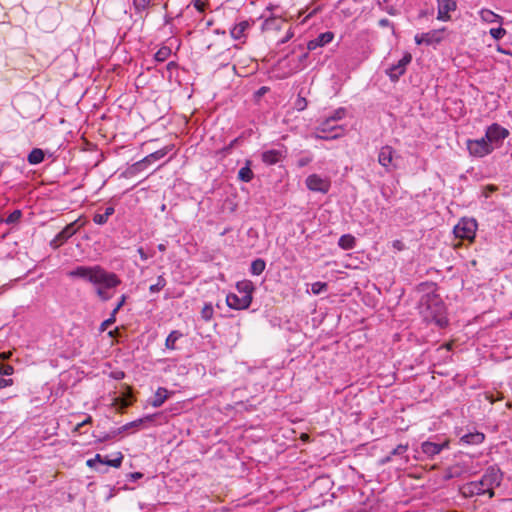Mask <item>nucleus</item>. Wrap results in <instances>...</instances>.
<instances>
[{
	"instance_id": "f257e3e1",
	"label": "nucleus",
	"mask_w": 512,
	"mask_h": 512,
	"mask_svg": "<svg viewBox=\"0 0 512 512\" xmlns=\"http://www.w3.org/2000/svg\"><path fill=\"white\" fill-rule=\"evenodd\" d=\"M67 275L71 278H79L91 283L95 293L101 301H108L113 297L111 290L121 284L120 278L113 272L105 270L100 265L77 266L69 271Z\"/></svg>"
},
{
	"instance_id": "f03ea898",
	"label": "nucleus",
	"mask_w": 512,
	"mask_h": 512,
	"mask_svg": "<svg viewBox=\"0 0 512 512\" xmlns=\"http://www.w3.org/2000/svg\"><path fill=\"white\" fill-rule=\"evenodd\" d=\"M502 476V472L498 467L490 466L486 469L480 480L458 486V490L464 497L487 494L489 498H492L495 495L494 488L499 487L502 482Z\"/></svg>"
},
{
	"instance_id": "7ed1b4c3",
	"label": "nucleus",
	"mask_w": 512,
	"mask_h": 512,
	"mask_svg": "<svg viewBox=\"0 0 512 512\" xmlns=\"http://www.w3.org/2000/svg\"><path fill=\"white\" fill-rule=\"evenodd\" d=\"M255 287L250 280L237 282L236 290L238 294L230 293L226 297L227 305L235 310L247 309L252 302V293Z\"/></svg>"
},
{
	"instance_id": "20e7f679",
	"label": "nucleus",
	"mask_w": 512,
	"mask_h": 512,
	"mask_svg": "<svg viewBox=\"0 0 512 512\" xmlns=\"http://www.w3.org/2000/svg\"><path fill=\"white\" fill-rule=\"evenodd\" d=\"M477 229V223L474 219H462L457 225L453 228V236L455 240H458L457 243H452L454 247H457L460 244V240H472L475 235V231Z\"/></svg>"
},
{
	"instance_id": "39448f33",
	"label": "nucleus",
	"mask_w": 512,
	"mask_h": 512,
	"mask_svg": "<svg viewBox=\"0 0 512 512\" xmlns=\"http://www.w3.org/2000/svg\"><path fill=\"white\" fill-rule=\"evenodd\" d=\"M447 36L446 29H436L426 33L416 34L414 40L418 45H427L436 47L441 43Z\"/></svg>"
},
{
	"instance_id": "423d86ee",
	"label": "nucleus",
	"mask_w": 512,
	"mask_h": 512,
	"mask_svg": "<svg viewBox=\"0 0 512 512\" xmlns=\"http://www.w3.org/2000/svg\"><path fill=\"white\" fill-rule=\"evenodd\" d=\"M509 136V131L497 123L488 126L485 132V138L489 144H492L493 150L499 147Z\"/></svg>"
},
{
	"instance_id": "0eeeda50",
	"label": "nucleus",
	"mask_w": 512,
	"mask_h": 512,
	"mask_svg": "<svg viewBox=\"0 0 512 512\" xmlns=\"http://www.w3.org/2000/svg\"><path fill=\"white\" fill-rule=\"evenodd\" d=\"M321 134H317L316 138L319 139H335L343 135L344 129L342 126L334 125L331 119H325L317 128Z\"/></svg>"
},
{
	"instance_id": "6e6552de",
	"label": "nucleus",
	"mask_w": 512,
	"mask_h": 512,
	"mask_svg": "<svg viewBox=\"0 0 512 512\" xmlns=\"http://www.w3.org/2000/svg\"><path fill=\"white\" fill-rule=\"evenodd\" d=\"M82 224H78V220L66 225L50 242V246L54 249L62 246L68 239L77 233Z\"/></svg>"
},
{
	"instance_id": "1a4fd4ad",
	"label": "nucleus",
	"mask_w": 512,
	"mask_h": 512,
	"mask_svg": "<svg viewBox=\"0 0 512 512\" xmlns=\"http://www.w3.org/2000/svg\"><path fill=\"white\" fill-rule=\"evenodd\" d=\"M467 149L472 156L484 157L493 151L492 144L485 137L476 140H467Z\"/></svg>"
},
{
	"instance_id": "9d476101",
	"label": "nucleus",
	"mask_w": 512,
	"mask_h": 512,
	"mask_svg": "<svg viewBox=\"0 0 512 512\" xmlns=\"http://www.w3.org/2000/svg\"><path fill=\"white\" fill-rule=\"evenodd\" d=\"M412 56L410 53H405L403 57L397 62V64L392 65L386 70L387 75L390 77L392 81H397L400 76H402L405 71L407 65L411 62Z\"/></svg>"
},
{
	"instance_id": "9b49d317",
	"label": "nucleus",
	"mask_w": 512,
	"mask_h": 512,
	"mask_svg": "<svg viewBox=\"0 0 512 512\" xmlns=\"http://www.w3.org/2000/svg\"><path fill=\"white\" fill-rule=\"evenodd\" d=\"M306 186L311 191L327 193L330 189V181L317 174H312L307 177Z\"/></svg>"
},
{
	"instance_id": "f8f14e48",
	"label": "nucleus",
	"mask_w": 512,
	"mask_h": 512,
	"mask_svg": "<svg viewBox=\"0 0 512 512\" xmlns=\"http://www.w3.org/2000/svg\"><path fill=\"white\" fill-rule=\"evenodd\" d=\"M395 150L391 146H383L378 154L379 164L385 168L387 172H391L396 168L394 164Z\"/></svg>"
},
{
	"instance_id": "ddd939ff",
	"label": "nucleus",
	"mask_w": 512,
	"mask_h": 512,
	"mask_svg": "<svg viewBox=\"0 0 512 512\" xmlns=\"http://www.w3.org/2000/svg\"><path fill=\"white\" fill-rule=\"evenodd\" d=\"M334 39V33L327 31L318 35L315 39L310 40L307 43V49L313 51L318 47H323L329 44Z\"/></svg>"
},
{
	"instance_id": "4468645a",
	"label": "nucleus",
	"mask_w": 512,
	"mask_h": 512,
	"mask_svg": "<svg viewBox=\"0 0 512 512\" xmlns=\"http://www.w3.org/2000/svg\"><path fill=\"white\" fill-rule=\"evenodd\" d=\"M153 418L154 416L152 415H148V416H145L143 418H140V419H137V420H134L132 422H129L125 425H123L122 427L118 428V429H115L113 430V433L114 434H121L123 432H126L128 431L129 429H139L141 428L145 423H150L153 421Z\"/></svg>"
},
{
	"instance_id": "2eb2a0df",
	"label": "nucleus",
	"mask_w": 512,
	"mask_h": 512,
	"mask_svg": "<svg viewBox=\"0 0 512 512\" xmlns=\"http://www.w3.org/2000/svg\"><path fill=\"white\" fill-rule=\"evenodd\" d=\"M457 436H459L460 442L463 444L469 445H477L484 441V434L481 432H469L463 435H460L459 432L456 431Z\"/></svg>"
},
{
	"instance_id": "dca6fc26",
	"label": "nucleus",
	"mask_w": 512,
	"mask_h": 512,
	"mask_svg": "<svg viewBox=\"0 0 512 512\" xmlns=\"http://www.w3.org/2000/svg\"><path fill=\"white\" fill-rule=\"evenodd\" d=\"M283 157L281 150H267L262 153V161L267 165H273L278 163Z\"/></svg>"
},
{
	"instance_id": "f3484780",
	"label": "nucleus",
	"mask_w": 512,
	"mask_h": 512,
	"mask_svg": "<svg viewBox=\"0 0 512 512\" xmlns=\"http://www.w3.org/2000/svg\"><path fill=\"white\" fill-rule=\"evenodd\" d=\"M167 397H168V390L166 388L159 387L157 389V391L155 392L153 398L151 399L150 404L153 407L158 408V407L162 406V404L165 402Z\"/></svg>"
},
{
	"instance_id": "a211bd4d",
	"label": "nucleus",
	"mask_w": 512,
	"mask_h": 512,
	"mask_svg": "<svg viewBox=\"0 0 512 512\" xmlns=\"http://www.w3.org/2000/svg\"><path fill=\"white\" fill-rule=\"evenodd\" d=\"M250 27V24L247 21H242L236 24L230 31L232 38L235 40H240L245 37L246 30Z\"/></svg>"
},
{
	"instance_id": "6ab92c4d",
	"label": "nucleus",
	"mask_w": 512,
	"mask_h": 512,
	"mask_svg": "<svg viewBox=\"0 0 512 512\" xmlns=\"http://www.w3.org/2000/svg\"><path fill=\"white\" fill-rule=\"evenodd\" d=\"M447 441H445L442 445L432 443V442H424L422 444V451L429 456H434L438 454L441 449L447 445Z\"/></svg>"
},
{
	"instance_id": "aec40b11",
	"label": "nucleus",
	"mask_w": 512,
	"mask_h": 512,
	"mask_svg": "<svg viewBox=\"0 0 512 512\" xmlns=\"http://www.w3.org/2000/svg\"><path fill=\"white\" fill-rule=\"evenodd\" d=\"M480 18L482 21L487 23H493V22H503V17L494 13L493 11L489 9H482L480 12Z\"/></svg>"
},
{
	"instance_id": "412c9836",
	"label": "nucleus",
	"mask_w": 512,
	"mask_h": 512,
	"mask_svg": "<svg viewBox=\"0 0 512 512\" xmlns=\"http://www.w3.org/2000/svg\"><path fill=\"white\" fill-rule=\"evenodd\" d=\"M250 166H251V161L247 160L246 161V165L244 167H242L238 171V179L240 181H242V182H250L253 179L254 173L251 170Z\"/></svg>"
},
{
	"instance_id": "4be33fe9",
	"label": "nucleus",
	"mask_w": 512,
	"mask_h": 512,
	"mask_svg": "<svg viewBox=\"0 0 512 512\" xmlns=\"http://www.w3.org/2000/svg\"><path fill=\"white\" fill-rule=\"evenodd\" d=\"M114 211L115 210L112 206L106 207L104 213H97L94 215L93 221L98 225H103L108 221L109 217L113 215Z\"/></svg>"
},
{
	"instance_id": "5701e85b",
	"label": "nucleus",
	"mask_w": 512,
	"mask_h": 512,
	"mask_svg": "<svg viewBox=\"0 0 512 512\" xmlns=\"http://www.w3.org/2000/svg\"><path fill=\"white\" fill-rule=\"evenodd\" d=\"M27 160L31 165H37L44 160V152L42 149L34 148L28 155Z\"/></svg>"
},
{
	"instance_id": "b1692460",
	"label": "nucleus",
	"mask_w": 512,
	"mask_h": 512,
	"mask_svg": "<svg viewBox=\"0 0 512 512\" xmlns=\"http://www.w3.org/2000/svg\"><path fill=\"white\" fill-rule=\"evenodd\" d=\"M355 242L354 236L345 234L339 238L338 245L344 250H350L354 248Z\"/></svg>"
},
{
	"instance_id": "393cba45",
	"label": "nucleus",
	"mask_w": 512,
	"mask_h": 512,
	"mask_svg": "<svg viewBox=\"0 0 512 512\" xmlns=\"http://www.w3.org/2000/svg\"><path fill=\"white\" fill-rule=\"evenodd\" d=\"M168 153V150L166 148L164 149H160L158 151H155L151 154H149L148 156H146L142 161L141 163L142 164H145V163H152L154 161H157L161 158H163L166 154Z\"/></svg>"
},
{
	"instance_id": "a878e982",
	"label": "nucleus",
	"mask_w": 512,
	"mask_h": 512,
	"mask_svg": "<svg viewBox=\"0 0 512 512\" xmlns=\"http://www.w3.org/2000/svg\"><path fill=\"white\" fill-rule=\"evenodd\" d=\"M438 2V16L437 19L446 21L448 20V0H437Z\"/></svg>"
},
{
	"instance_id": "bb28decb",
	"label": "nucleus",
	"mask_w": 512,
	"mask_h": 512,
	"mask_svg": "<svg viewBox=\"0 0 512 512\" xmlns=\"http://www.w3.org/2000/svg\"><path fill=\"white\" fill-rule=\"evenodd\" d=\"M266 267V263L263 259H256L251 263L250 272L253 275H260Z\"/></svg>"
},
{
	"instance_id": "cd10ccee",
	"label": "nucleus",
	"mask_w": 512,
	"mask_h": 512,
	"mask_svg": "<svg viewBox=\"0 0 512 512\" xmlns=\"http://www.w3.org/2000/svg\"><path fill=\"white\" fill-rule=\"evenodd\" d=\"M182 336V334L179 331H172L165 341V346L167 349L174 350L176 349L175 343L176 341Z\"/></svg>"
},
{
	"instance_id": "c85d7f7f",
	"label": "nucleus",
	"mask_w": 512,
	"mask_h": 512,
	"mask_svg": "<svg viewBox=\"0 0 512 512\" xmlns=\"http://www.w3.org/2000/svg\"><path fill=\"white\" fill-rule=\"evenodd\" d=\"M170 55L171 49L167 46H163L155 53L154 58L158 62H164L169 58Z\"/></svg>"
},
{
	"instance_id": "c756f323",
	"label": "nucleus",
	"mask_w": 512,
	"mask_h": 512,
	"mask_svg": "<svg viewBox=\"0 0 512 512\" xmlns=\"http://www.w3.org/2000/svg\"><path fill=\"white\" fill-rule=\"evenodd\" d=\"M213 314H214V309H213L212 304H210V303L205 304L201 310L202 319H204L205 321H210L213 317Z\"/></svg>"
},
{
	"instance_id": "7c9ffc66",
	"label": "nucleus",
	"mask_w": 512,
	"mask_h": 512,
	"mask_svg": "<svg viewBox=\"0 0 512 512\" xmlns=\"http://www.w3.org/2000/svg\"><path fill=\"white\" fill-rule=\"evenodd\" d=\"M166 286V280L163 276L157 278V282L149 287L151 293H157Z\"/></svg>"
},
{
	"instance_id": "2f4dec72",
	"label": "nucleus",
	"mask_w": 512,
	"mask_h": 512,
	"mask_svg": "<svg viewBox=\"0 0 512 512\" xmlns=\"http://www.w3.org/2000/svg\"><path fill=\"white\" fill-rule=\"evenodd\" d=\"M327 288H328L327 283L318 281L311 285V292L315 295H318V294L326 291Z\"/></svg>"
},
{
	"instance_id": "473e14b6",
	"label": "nucleus",
	"mask_w": 512,
	"mask_h": 512,
	"mask_svg": "<svg viewBox=\"0 0 512 512\" xmlns=\"http://www.w3.org/2000/svg\"><path fill=\"white\" fill-rule=\"evenodd\" d=\"M22 216V212L20 210H14L12 213H10L7 218L5 219V222L7 224H15L17 223Z\"/></svg>"
},
{
	"instance_id": "72a5a7b5",
	"label": "nucleus",
	"mask_w": 512,
	"mask_h": 512,
	"mask_svg": "<svg viewBox=\"0 0 512 512\" xmlns=\"http://www.w3.org/2000/svg\"><path fill=\"white\" fill-rule=\"evenodd\" d=\"M489 33L495 40H500L505 36L506 30L502 27L492 28Z\"/></svg>"
},
{
	"instance_id": "f704fd0d",
	"label": "nucleus",
	"mask_w": 512,
	"mask_h": 512,
	"mask_svg": "<svg viewBox=\"0 0 512 512\" xmlns=\"http://www.w3.org/2000/svg\"><path fill=\"white\" fill-rule=\"evenodd\" d=\"M122 460H123V455L121 453H118V457L115 459L110 460V459L105 458L104 464L118 468L121 466Z\"/></svg>"
},
{
	"instance_id": "c9c22d12",
	"label": "nucleus",
	"mask_w": 512,
	"mask_h": 512,
	"mask_svg": "<svg viewBox=\"0 0 512 512\" xmlns=\"http://www.w3.org/2000/svg\"><path fill=\"white\" fill-rule=\"evenodd\" d=\"M345 114H346V110L344 108H339L336 111H334L333 115H331L330 117H327V119H331V122L333 123L335 121L343 119Z\"/></svg>"
},
{
	"instance_id": "e433bc0d",
	"label": "nucleus",
	"mask_w": 512,
	"mask_h": 512,
	"mask_svg": "<svg viewBox=\"0 0 512 512\" xmlns=\"http://www.w3.org/2000/svg\"><path fill=\"white\" fill-rule=\"evenodd\" d=\"M150 3V0H133V5L137 11L145 10Z\"/></svg>"
},
{
	"instance_id": "4c0bfd02",
	"label": "nucleus",
	"mask_w": 512,
	"mask_h": 512,
	"mask_svg": "<svg viewBox=\"0 0 512 512\" xmlns=\"http://www.w3.org/2000/svg\"><path fill=\"white\" fill-rule=\"evenodd\" d=\"M13 372H14L13 366H11L9 364H0V374L1 375L9 376V375H12Z\"/></svg>"
},
{
	"instance_id": "58836bf2",
	"label": "nucleus",
	"mask_w": 512,
	"mask_h": 512,
	"mask_svg": "<svg viewBox=\"0 0 512 512\" xmlns=\"http://www.w3.org/2000/svg\"><path fill=\"white\" fill-rule=\"evenodd\" d=\"M115 322V315H113V312L111 313L110 318L106 319L101 323V331H105L110 325H112Z\"/></svg>"
},
{
	"instance_id": "ea45409f",
	"label": "nucleus",
	"mask_w": 512,
	"mask_h": 512,
	"mask_svg": "<svg viewBox=\"0 0 512 512\" xmlns=\"http://www.w3.org/2000/svg\"><path fill=\"white\" fill-rule=\"evenodd\" d=\"M295 106L297 108V110H304L306 107H307V101L305 98H298L296 103H295Z\"/></svg>"
},
{
	"instance_id": "a19ab883",
	"label": "nucleus",
	"mask_w": 512,
	"mask_h": 512,
	"mask_svg": "<svg viewBox=\"0 0 512 512\" xmlns=\"http://www.w3.org/2000/svg\"><path fill=\"white\" fill-rule=\"evenodd\" d=\"M126 302V295H122L121 298H120V301L118 302V304L116 305V307L113 309V315H116L117 312L121 309V307L125 304Z\"/></svg>"
},
{
	"instance_id": "79ce46f5",
	"label": "nucleus",
	"mask_w": 512,
	"mask_h": 512,
	"mask_svg": "<svg viewBox=\"0 0 512 512\" xmlns=\"http://www.w3.org/2000/svg\"><path fill=\"white\" fill-rule=\"evenodd\" d=\"M407 450L406 445H398L393 451L391 452V455H401Z\"/></svg>"
},
{
	"instance_id": "37998d69",
	"label": "nucleus",
	"mask_w": 512,
	"mask_h": 512,
	"mask_svg": "<svg viewBox=\"0 0 512 512\" xmlns=\"http://www.w3.org/2000/svg\"><path fill=\"white\" fill-rule=\"evenodd\" d=\"M461 474H462V470L459 467H457V466L450 467V478L459 477Z\"/></svg>"
},
{
	"instance_id": "c03bdc74",
	"label": "nucleus",
	"mask_w": 512,
	"mask_h": 512,
	"mask_svg": "<svg viewBox=\"0 0 512 512\" xmlns=\"http://www.w3.org/2000/svg\"><path fill=\"white\" fill-rule=\"evenodd\" d=\"M12 384H13V380L12 379L0 378V389L6 388L8 386H11Z\"/></svg>"
},
{
	"instance_id": "a18cd8bd",
	"label": "nucleus",
	"mask_w": 512,
	"mask_h": 512,
	"mask_svg": "<svg viewBox=\"0 0 512 512\" xmlns=\"http://www.w3.org/2000/svg\"><path fill=\"white\" fill-rule=\"evenodd\" d=\"M137 252L143 261H146L149 257H151V255L147 254L142 247H139Z\"/></svg>"
},
{
	"instance_id": "49530a36",
	"label": "nucleus",
	"mask_w": 512,
	"mask_h": 512,
	"mask_svg": "<svg viewBox=\"0 0 512 512\" xmlns=\"http://www.w3.org/2000/svg\"><path fill=\"white\" fill-rule=\"evenodd\" d=\"M118 434H114L113 431H111L109 434H106L104 435L100 441H105V440H109V439H112L114 438L115 436H117Z\"/></svg>"
},
{
	"instance_id": "de8ad7c7",
	"label": "nucleus",
	"mask_w": 512,
	"mask_h": 512,
	"mask_svg": "<svg viewBox=\"0 0 512 512\" xmlns=\"http://www.w3.org/2000/svg\"><path fill=\"white\" fill-rule=\"evenodd\" d=\"M93 461H95L96 463L104 464L105 458H103L100 454H96L95 457L93 458Z\"/></svg>"
},
{
	"instance_id": "09e8293b",
	"label": "nucleus",
	"mask_w": 512,
	"mask_h": 512,
	"mask_svg": "<svg viewBox=\"0 0 512 512\" xmlns=\"http://www.w3.org/2000/svg\"><path fill=\"white\" fill-rule=\"evenodd\" d=\"M292 37H293V32L288 31L287 34L285 35V37L280 42L281 43H286Z\"/></svg>"
},
{
	"instance_id": "8fccbe9b",
	"label": "nucleus",
	"mask_w": 512,
	"mask_h": 512,
	"mask_svg": "<svg viewBox=\"0 0 512 512\" xmlns=\"http://www.w3.org/2000/svg\"><path fill=\"white\" fill-rule=\"evenodd\" d=\"M311 161L310 158H302L299 160V166L300 167H303L305 166L306 164H308L309 162Z\"/></svg>"
},
{
	"instance_id": "3c124183",
	"label": "nucleus",
	"mask_w": 512,
	"mask_h": 512,
	"mask_svg": "<svg viewBox=\"0 0 512 512\" xmlns=\"http://www.w3.org/2000/svg\"><path fill=\"white\" fill-rule=\"evenodd\" d=\"M393 247H394V248H396V249H398V250H401V249H402V247H403V244H402V242H401V241L396 240V241H394V242H393Z\"/></svg>"
},
{
	"instance_id": "603ef678",
	"label": "nucleus",
	"mask_w": 512,
	"mask_h": 512,
	"mask_svg": "<svg viewBox=\"0 0 512 512\" xmlns=\"http://www.w3.org/2000/svg\"><path fill=\"white\" fill-rule=\"evenodd\" d=\"M87 466L91 467V468H94L96 466V462L93 461V458L92 459H89L87 460L86 462Z\"/></svg>"
},
{
	"instance_id": "864d4df0",
	"label": "nucleus",
	"mask_w": 512,
	"mask_h": 512,
	"mask_svg": "<svg viewBox=\"0 0 512 512\" xmlns=\"http://www.w3.org/2000/svg\"><path fill=\"white\" fill-rule=\"evenodd\" d=\"M456 2L453 0H450V12L454 11L456 9Z\"/></svg>"
},
{
	"instance_id": "5fc2aeb1",
	"label": "nucleus",
	"mask_w": 512,
	"mask_h": 512,
	"mask_svg": "<svg viewBox=\"0 0 512 512\" xmlns=\"http://www.w3.org/2000/svg\"><path fill=\"white\" fill-rule=\"evenodd\" d=\"M92 422L91 416H88L85 420L82 421L83 425L90 424Z\"/></svg>"
},
{
	"instance_id": "6e6d98bb",
	"label": "nucleus",
	"mask_w": 512,
	"mask_h": 512,
	"mask_svg": "<svg viewBox=\"0 0 512 512\" xmlns=\"http://www.w3.org/2000/svg\"><path fill=\"white\" fill-rule=\"evenodd\" d=\"M175 67H176V63H175V62H169V63L167 64V69H168V70H171V69H173V68H175Z\"/></svg>"
},
{
	"instance_id": "4d7b16f0",
	"label": "nucleus",
	"mask_w": 512,
	"mask_h": 512,
	"mask_svg": "<svg viewBox=\"0 0 512 512\" xmlns=\"http://www.w3.org/2000/svg\"><path fill=\"white\" fill-rule=\"evenodd\" d=\"M158 250L161 251V252H164L166 250V245L161 243L158 245Z\"/></svg>"
},
{
	"instance_id": "13d9d810",
	"label": "nucleus",
	"mask_w": 512,
	"mask_h": 512,
	"mask_svg": "<svg viewBox=\"0 0 512 512\" xmlns=\"http://www.w3.org/2000/svg\"><path fill=\"white\" fill-rule=\"evenodd\" d=\"M123 377H124V373H123V372H116V373H115V378H116V379H121V378H123Z\"/></svg>"
},
{
	"instance_id": "bf43d9fd",
	"label": "nucleus",
	"mask_w": 512,
	"mask_h": 512,
	"mask_svg": "<svg viewBox=\"0 0 512 512\" xmlns=\"http://www.w3.org/2000/svg\"><path fill=\"white\" fill-rule=\"evenodd\" d=\"M388 23H389V21H388L387 19H382V20H380V22H379V24H380L381 26H386V25H388Z\"/></svg>"
},
{
	"instance_id": "052dcab7",
	"label": "nucleus",
	"mask_w": 512,
	"mask_h": 512,
	"mask_svg": "<svg viewBox=\"0 0 512 512\" xmlns=\"http://www.w3.org/2000/svg\"><path fill=\"white\" fill-rule=\"evenodd\" d=\"M84 425L81 423H78L76 426H75V431H79Z\"/></svg>"
},
{
	"instance_id": "680f3d73",
	"label": "nucleus",
	"mask_w": 512,
	"mask_h": 512,
	"mask_svg": "<svg viewBox=\"0 0 512 512\" xmlns=\"http://www.w3.org/2000/svg\"><path fill=\"white\" fill-rule=\"evenodd\" d=\"M266 90H267L266 87H261L258 92H259V94H264L266 92Z\"/></svg>"
},
{
	"instance_id": "e2e57ef3",
	"label": "nucleus",
	"mask_w": 512,
	"mask_h": 512,
	"mask_svg": "<svg viewBox=\"0 0 512 512\" xmlns=\"http://www.w3.org/2000/svg\"><path fill=\"white\" fill-rule=\"evenodd\" d=\"M141 476H142V474L138 473V472L132 474V477H134V478H140Z\"/></svg>"
},
{
	"instance_id": "0e129e2a",
	"label": "nucleus",
	"mask_w": 512,
	"mask_h": 512,
	"mask_svg": "<svg viewBox=\"0 0 512 512\" xmlns=\"http://www.w3.org/2000/svg\"><path fill=\"white\" fill-rule=\"evenodd\" d=\"M307 56H308V54H307V53H305V54L302 56V59L307 58Z\"/></svg>"
},
{
	"instance_id": "69168bd1",
	"label": "nucleus",
	"mask_w": 512,
	"mask_h": 512,
	"mask_svg": "<svg viewBox=\"0 0 512 512\" xmlns=\"http://www.w3.org/2000/svg\"><path fill=\"white\" fill-rule=\"evenodd\" d=\"M442 347H445L448 349V344H442Z\"/></svg>"
},
{
	"instance_id": "338daca9",
	"label": "nucleus",
	"mask_w": 512,
	"mask_h": 512,
	"mask_svg": "<svg viewBox=\"0 0 512 512\" xmlns=\"http://www.w3.org/2000/svg\"><path fill=\"white\" fill-rule=\"evenodd\" d=\"M4 357V354H0V358Z\"/></svg>"
}]
</instances>
